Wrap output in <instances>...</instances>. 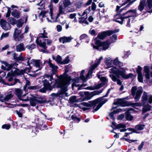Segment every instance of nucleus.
Returning <instances> with one entry per match:
<instances>
[{
    "label": "nucleus",
    "mask_w": 152,
    "mask_h": 152,
    "mask_svg": "<svg viewBox=\"0 0 152 152\" xmlns=\"http://www.w3.org/2000/svg\"><path fill=\"white\" fill-rule=\"evenodd\" d=\"M66 7V0H64L63 1H61L59 4V13L56 16H55L53 14V7L51 5L49 6L50 12L49 13L50 14L51 20H49L48 18L46 16L48 13L45 11H42L40 13L39 16L42 18L41 19L42 21L44 18L45 20L46 18L48 22L53 23L57 21L60 15L64 13L66 10L65 8Z\"/></svg>",
    "instance_id": "f257e3e1"
},
{
    "label": "nucleus",
    "mask_w": 152,
    "mask_h": 152,
    "mask_svg": "<svg viewBox=\"0 0 152 152\" xmlns=\"http://www.w3.org/2000/svg\"><path fill=\"white\" fill-rule=\"evenodd\" d=\"M55 85L56 87L60 90L56 94L52 93L51 95L53 99L58 97H62L66 96V75L65 74L58 76V79L56 80Z\"/></svg>",
    "instance_id": "f03ea898"
},
{
    "label": "nucleus",
    "mask_w": 152,
    "mask_h": 152,
    "mask_svg": "<svg viewBox=\"0 0 152 152\" xmlns=\"http://www.w3.org/2000/svg\"><path fill=\"white\" fill-rule=\"evenodd\" d=\"M138 15V14L137 13V9L130 10L121 15L120 18L119 19L120 20L116 19L113 20L121 24L126 23V27H130L131 23H133L135 18Z\"/></svg>",
    "instance_id": "7ed1b4c3"
},
{
    "label": "nucleus",
    "mask_w": 152,
    "mask_h": 152,
    "mask_svg": "<svg viewBox=\"0 0 152 152\" xmlns=\"http://www.w3.org/2000/svg\"><path fill=\"white\" fill-rule=\"evenodd\" d=\"M122 70L118 69L116 67H111L110 69V72L113 73V74H110V77L111 78L112 80L116 82L117 84L121 85L122 83L120 79L121 76L122 77L125 79H128L132 77L133 74L130 73L128 75L125 74V71L124 68L121 69Z\"/></svg>",
    "instance_id": "20e7f679"
},
{
    "label": "nucleus",
    "mask_w": 152,
    "mask_h": 152,
    "mask_svg": "<svg viewBox=\"0 0 152 152\" xmlns=\"http://www.w3.org/2000/svg\"><path fill=\"white\" fill-rule=\"evenodd\" d=\"M48 38V33L45 32V30L43 31V33H39L38 35L36 42L37 44L40 47L42 48V49L41 51L43 53L47 52L46 49L47 46L46 42L48 45H50L52 43V41L48 39H45V38Z\"/></svg>",
    "instance_id": "39448f33"
},
{
    "label": "nucleus",
    "mask_w": 152,
    "mask_h": 152,
    "mask_svg": "<svg viewBox=\"0 0 152 152\" xmlns=\"http://www.w3.org/2000/svg\"><path fill=\"white\" fill-rule=\"evenodd\" d=\"M107 99H103V97L96 99L92 101H90L88 103L83 102L81 103L80 106H82V105L85 107H91L92 105H96L98 103L100 102L99 104L97 105L96 107L94 109L95 111H97L107 101Z\"/></svg>",
    "instance_id": "423d86ee"
},
{
    "label": "nucleus",
    "mask_w": 152,
    "mask_h": 152,
    "mask_svg": "<svg viewBox=\"0 0 152 152\" xmlns=\"http://www.w3.org/2000/svg\"><path fill=\"white\" fill-rule=\"evenodd\" d=\"M94 41L95 45L94 44H92L91 46L94 49L99 51H101L102 50H105L108 48L110 46V44L108 41L101 42V41L98 40L97 38H95Z\"/></svg>",
    "instance_id": "0eeeda50"
},
{
    "label": "nucleus",
    "mask_w": 152,
    "mask_h": 152,
    "mask_svg": "<svg viewBox=\"0 0 152 152\" xmlns=\"http://www.w3.org/2000/svg\"><path fill=\"white\" fill-rule=\"evenodd\" d=\"M132 95L134 97L136 101H138L143 92V89L141 87L137 88L136 86L133 87L131 89Z\"/></svg>",
    "instance_id": "6e6552de"
},
{
    "label": "nucleus",
    "mask_w": 152,
    "mask_h": 152,
    "mask_svg": "<svg viewBox=\"0 0 152 152\" xmlns=\"http://www.w3.org/2000/svg\"><path fill=\"white\" fill-rule=\"evenodd\" d=\"M119 30H108L105 31H103L99 34L97 36V38L102 39L107 36H110L111 35L116 32H118Z\"/></svg>",
    "instance_id": "1a4fd4ad"
},
{
    "label": "nucleus",
    "mask_w": 152,
    "mask_h": 152,
    "mask_svg": "<svg viewBox=\"0 0 152 152\" xmlns=\"http://www.w3.org/2000/svg\"><path fill=\"white\" fill-rule=\"evenodd\" d=\"M91 10L90 7H88V9H87L86 10H85L83 13L82 17L81 18H79L80 20L79 21V22L80 23L85 24H86L88 25V23L87 21L86 20L87 18V13L88 12L90 11Z\"/></svg>",
    "instance_id": "9d476101"
},
{
    "label": "nucleus",
    "mask_w": 152,
    "mask_h": 152,
    "mask_svg": "<svg viewBox=\"0 0 152 152\" xmlns=\"http://www.w3.org/2000/svg\"><path fill=\"white\" fill-rule=\"evenodd\" d=\"M102 90H96L89 93V92L86 91L85 93L86 95V98L87 100L91 99L95 95L99 94L102 93Z\"/></svg>",
    "instance_id": "9b49d317"
},
{
    "label": "nucleus",
    "mask_w": 152,
    "mask_h": 152,
    "mask_svg": "<svg viewBox=\"0 0 152 152\" xmlns=\"http://www.w3.org/2000/svg\"><path fill=\"white\" fill-rule=\"evenodd\" d=\"M97 77L100 79L101 83L97 84L96 86V89H99L104 86L107 83V80L106 77H102L100 75H97Z\"/></svg>",
    "instance_id": "f8f14e48"
},
{
    "label": "nucleus",
    "mask_w": 152,
    "mask_h": 152,
    "mask_svg": "<svg viewBox=\"0 0 152 152\" xmlns=\"http://www.w3.org/2000/svg\"><path fill=\"white\" fill-rule=\"evenodd\" d=\"M0 25L2 29L7 31L10 30L11 28L10 25L6 20L4 19H1L0 22Z\"/></svg>",
    "instance_id": "ddd939ff"
},
{
    "label": "nucleus",
    "mask_w": 152,
    "mask_h": 152,
    "mask_svg": "<svg viewBox=\"0 0 152 152\" xmlns=\"http://www.w3.org/2000/svg\"><path fill=\"white\" fill-rule=\"evenodd\" d=\"M46 62L48 64L49 67L51 68V74L53 75L55 74L57 72V70L58 68V66L52 64L51 63V60L50 58L48 61H45L44 64H45Z\"/></svg>",
    "instance_id": "4468645a"
},
{
    "label": "nucleus",
    "mask_w": 152,
    "mask_h": 152,
    "mask_svg": "<svg viewBox=\"0 0 152 152\" xmlns=\"http://www.w3.org/2000/svg\"><path fill=\"white\" fill-rule=\"evenodd\" d=\"M11 71L12 72L13 75L15 76H22L25 72L26 70L25 69L20 70L19 69H16L14 71Z\"/></svg>",
    "instance_id": "2eb2a0df"
},
{
    "label": "nucleus",
    "mask_w": 152,
    "mask_h": 152,
    "mask_svg": "<svg viewBox=\"0 0 152 152\" xmlns=\"http://www.w3.org/2000/svg\"><path fill=\"white\" fill-rule=\"evenodd\" d=\"M1 63L4 64L1 66V68L2 69L9 71L11 69L12 67L11 65L8 64L5 61H2L1 62Z\"/></svg>",
    "instance_id": "dca6fc26"
},
{
    "label": "nucleus",
    "mask_w": 152,
    "mask_h": 152,
    "mask_svg": "<svg viewBox=\"0 0 152 152\" xmlns=\"http://www.w3.org/2000/svg\"><path fill=\"white\" fill-rule=\"evenodd\" d=\"M13 96V95L12 94H9L6 95L5 97H1L0 99V101L7 104V102H8V100L12 98Z\"/></svg>",
    "instance_id": "f3484780"
},
{
    "label": "nucleus",
    "mask_w": 152,
    "mask_h": 152,
    "mask_svg": "<svg viewBox=\"0 0 152 152\" xmlns=\"http://www.w3.org/2000/svg\"><path fill=\"white\" fill-rule=\"evenodd\" d=\"M146 0H140V4L138 6V10L142 12L145 6H147Z\"/></svg>",
    "instance_id": "a211bd4d"
},
{
    "label": "nucleus",
    "mask_w": 152,
    "mask_h": 152,
    "mask_svg": "<svg viewBox=\"0 0 152 152\" xmlns=\"http://www.w3.org/2000/svg\"><path fill=\"white\" fill-rule=\"evenodd\" d=\"M30 103L32 106H35L36 104L41 103V101L37 99L36 97H31L30 99Z\"/></svg>",
    "instance_id": "6ab92c4d"
},
{
    "label": "nucleus",
    "mask_w": 152,
    "mask_h": 152,
    "mask_svg": "<svg viewBox=\"0 0 152 152\" xmlns=\"http://www.w3.org/2000/svg\"><path fill=\"white\" fill-rule=\"evenodd\" d=\"M52 58L53 59L56 60L58 63H60L61 64H66V58H65L64 61H61L62 59L61 57L59 55H58L56 58L53 55Z\"/></svg>",
    "instance_id": "aec40b11"
},
{
    "label": "nucleus",
    "mask_w": 152,
    "mask_h": 152,
    "mask_svg": "<svg viewBox=\"0 0 152 152\" xmlns=\"http://www.w3.org/2000/svg\"><path fill=\"white\" fill-rule=\"evenodd\" d=\"M52 81H48V79H45L43 81V83L44 86L46 87L47 88L50 90L51 91L52 89L51 84H52Z\"/></svg>",
    "instance_id": "412c9836"
},
{
    "label": "nucleus",
    "mask_w": 152,
    "mask_h": 152,
    "mask_svg": "<svg viewBox=\"0 0 152 152\" xmlns=\"http://www.w3.org/2000/svg\"><path fill=\"white\" fill-rule=\"evenodd\" d=\"M32 97L31 95L28 94H24L20 98V99L23 101H28Z\"/></svg>",
    "instance_id": "4be33fe9"
},
{
    "label": "nucleus",
    "mask_w": 152,
    "mask_h": 152,
    "mask_svg": "<svg viewBox=\"0 0 152 152\" xmlns=\"http://www.w3.org/2000/svg\"><path fill=\"white\" fill-rule=\"evenodd\" d=\"M16 49L17 51L20 52L25 50L24 44L23 43H20L17 45L16 47Z\"/></svg>",
    "instance_id": "5701e85b"
},
{
    "label": "nucleus",
    "mask_w": 152,
    "mask_h": 152,
    "mask_svg": "<svg viewBox=\"0 0 152 152\" xmlns=\"http://www.w3.org/2000/svg\"><path fill=\"white\" fill-rule=\"evenodd\" d=\"M73 83L72 84V88L73 90L74 89V87L75 86L77 87L78 88L79 87L80 85L77 84L80 82V80L78 78H76L72 80Z\"/></svg>",
    "instance_id": "b1692460"
},
{
    "label": "nucleus",
    "mask_w": 152,
    "mask_h": 152,
    "mask_svg": "<svg viewBox=\"0 0 152 152\" xmlns=\"http://www.w3.org/2000/svg\"><path fill=\"white\" fill-rule=\"evenodd\" d=\"M12 15L16 18H18L20 15V12L16 10H14L11 13Z\"/></svg>",
    "instance_id": "393cba45"
},
{
    "label": "nucleus",
    "mask_w": 152,
    "mask_h": 152,
    "mask_svg": "<svg viewBox=\"0 0 152 152\" xmlns=\"http://www.w3.org/2000/svg\"><path fill=\"white\" fill-rule=\"evenodd\" d=\"M14 76H15L13 75L12 72L10 71L7 73L6 78L7 81L11 82L13 80V77Z\"/></svg>",
    "instance_id": "a878e982"
},
{
    "label": "nucleus",
    "mask_w": 152,
    "mask_h": 152,
    "mask_svg": "<svg viewBox=\"0 0 152 152\" xmlns=\"http://www.w3.org/2000/svg\"><path fill=\"white\" fill-rule=\"evenodd\" d=\"M113 64H114L118 66L121 69V67L123 66V63L119 61L118 58H116L113 61Z\"/></svg>",
    "instance_id": "bb28decb"
},
{
    "label": "nucleus",
    "mask_w": 152,
    "mask_h": 152,
    "mask_svg": "<svg viewBox=\"0 0 152 152\" xmlns=\"http://www.w3.org/2000/svg\"><path fill=\"white\" fill-rule=\"evenodd\" d=\"M32 61L34 66L39 68V69H40L41 68V63L40 60H36L33 59Z\"/></svg>",
    "instance_id": "cd10ccee"
},
{
    "label": "nucleus",
    "mask_w": 152,
    "mask_h": 152,
    "mask_svg": "<svg viewBox=\"0 0 152 152\" xmlns=\"http://www.w3.org/2000/svg\"><path fill=\"white\" fill-rule=\"evenodd\" d=\"M148 99V96L147 93L145 92H143V95L142 97V102L143 104H145Z\"/></svg>",
    "instance_id": "c85d7f7f"
},
{
    "label": "nucleus",
    "mask_w": 152,
    "mask_h": 152,
    "mask_svg": "<svg viewBox=\"0 0 152 152\" xmlns=\"http://www.w3.org/2000/svg\"><path fill=\"white\" fill-rule=\"evenodd\" d=\"M16 60L17 61H24L26 60L27 61V62L25 64L26 65H29V59L28 58H27L26 59H25V58L23 57L20 54V56L18 57H17Z\"/></svg>",
    "instance_id": "c756f323"
},
{
    "label": "nucleus",
    "mask_w": 152,
    "mask_h": 152,
    "mask_svg": "<svg viewBox=\"0 0 152 152\" xmlns=\"http://www.w3.org/2000/svg\"><path fill=\"white\" fill-rule=\"evenodd\" d=\"M151 106L149 104H147L144 105L143 108L142 110V113H144L146 112L151 110Z\"/></svg>",
    "instance_id": "7c9ffc66"
},
{
    "label": "nucleus",
    "mask_w": 152,
    "mask_h": 152,
    "mask_svg": "<svg viewBox=\"0 0 152 152\" xmlns=\"http://www.w3.org/2000/svg\"><path fill=\"white\" fill-rule=\"evenodd\" d=\"M94 64L92 65L90 69L89 70L86 76V79H88L89 75L91 74L93 70L96 67Z\"/></svg>",
    "instance_id": "2f4dec72"
},
{
    "label": "nucleus",
    "mask_w": 152,
    "mask_h": 152,
    "mask_svg": "<svg viewBox=\"0 0 152 152\" xmlns=\"http://www.w3.org/2000/svg\"><path fill=\"white\" fill-rule=\"evenodd\" d=\"M112 124L113 126L116 127V129H120L121 128H124L126 127V125L122 124H120L116 125V123L114 121L113 122Z\"/></svg>",
    "instance_id": "473e14b6"
},
{
    "label": "nucleus",
    "mask_w": 152,
    "mask_h": 152,
    "mask_svg": "<svg viewBox=\"0 0 152 152\" xmlns=\"http://www.w3.org/2000/svg\"><path fill=\"white\" fill-rule=\"evenodd\" d=\"M21 33V31L20 30H18L17 28H15L13 34V39H16V37L19 36Z\"/></svg>",
    "instance_id": "72a5a7b5"
},
{
    "label": "nucleus",
    "mask_w": 152,
    "mask_h": 152,
    "mask_svg": "<svg viewBox=\"0 0 152 152\" xmlns=\"http://www.w3.org/2000/svg\"><path fill=\"white\" fill-rule=\"evenodd\" d=\"M145 126V125L141 124H138L135 126V129L136 131L138 130H143Z\"/></svg>",
    "instance_id": "f704fd0d"
},
{
    "label": "nucleus",
    "mask_w": 152,
    "mask_h": 152,
    "mask_svg": "<svg viewBox=\"0 0 152 152\" xmlns=\"http://www.w3.org/2000/svg\"><path fill=\"white\" fill-rule=\"evenodd\" d=\"M22 91L19 89H16L15 91V94L19 99L22 96L21 95L22 94Z\"/></svg>",
    "instance_id": "c9c22d12"
},
{
    "label": "nucleus",
    "mask_w": 152,
    "mask_h": 152,
    "mask_svg": "<svg viewBox=\"0 0 152 152\" xmlns=\"http://www.w3.org/2000/svg\"><path fill=\"white\" fill-rule=\"evenodd\" d=\"M125 117L126 119L129 121L132 120L133 118V117L129 112H126L125 113Z\"/></svg>",
    "instance_id": "e433bc0d"
},
{
    "label": "nucleus",
    "mask_w": 152,
    "mask_h": 152,
    "mask_svg": "<svg viewBox=\"0 0 152 152\" xmlns=\"http://www.w3.org/2000/svg\"><path fill=\"white\" fill-rule=\"evenodd\" d=\"M7 21L12 25H14L16 23V20L12 18H9L7 19Z\"/></svg>",
    "instance_id": "4c0bfd02"
},
{
    "label": "nucleus",
    "mask_w": 152,
    "mask_h": 152,
    "mask_svg": "<svg viewBox=\"0 0 152 152\" xmlns=\"http://www.w3.org/2000/svg\"><path fill=\"white\" fill-rule=\"evenodd\" d=\"M123 101L121 99H119L115 101L113 103L114 105H121L122 104Z\"/></svg>",
    "instance_id": "58836bf2"
},
{
    "label": "nucleus",
    "mask_w": 152,
    "mask_h": 152,
    "mask_svg": "<svg viewBox=\"0 0 152 152\" xmlns=\"http://www.w3.org/2000/svg\"><path fill=\"white\" fill-rule=\"evenodd\" d=\"M23 24V23L21 19H20L18 20L17 23V26L19 28L21 27Z\"/></svg>",
    "instance_id": "ea45409f"
},
{
    "label": "nucleus",
    "mask_w": 152,
    "mask_h": 152,
    "mask_svg": "<svg viewBox=\"0 0 152 152\" xmlns=\"http://www.w3.org/2000/svg\"><path fill=\"white\" fill-rule=\"evenodd\" d=\"M105 62L107 65L108 66H110L113 62L112 60H111V58L110 57H108L106 58Z\"/></svg>",
    "instance_id": "a19ab883"
},
{
    "label": "nucleus",
    "mask_w": 152,
    "mask_h": 152,
    "mask_svg": "<svg viewBox=\"0 0 152 152\" xmlns=\"http://www.w3.org/2000/svg\"><path fill=\"white\" fill-rule=\"evenodd\" d=\"M44 78L50 82L52 81V80H53L52 75H46L44 76Z\"/></svg>",
    "instance_id": "79ce46f5"
},
{
    "label": "nucleus",
    "mask_w": 152,
    "mask_h": 152,
    "mask_svg": "<svg viewBox=\"0 0 152 152\" xmlns=\"http://www.w3.org/2000/svg\"><path fill=\"white\" fill-rule=\"evenodd\" d=\"M146 2L147 6L149 9H151L152 7V0H147Z\"/></svg>",
    "instance_id": "37998d69"
},
{
    "label": "nucleus",
    "mask_w": 152,
    "mask_h": 152,
    "mask_svg": "<svg viewBox=\"0 0 152 152\" xmlns=\"http://www.w3.org/2000/svg\"><path fill=\"white\" fill-rule=\"evenodd\" d=\"M69 101L71 102L74 103L77 102V97L76 96H71L69 99Z\"/></svg>",
    "instance_id": "c03bdc74"
},
{
    "label": "nucleus",
    "mask_w": 152,
    "mask_h": 152,
    "mask_svg": "<svg viewBox=\"0 0 152 152\" xmlns=\"http://www.w3.org/2000/svg\"><path fill=\"white\" fill-rule=\"evenodd\" d=\"M84 72L85 70H82L80 73V79L83 81L85 80L86 79V77H85L84 75H83Z\"/></svg>",
    "instance_id": "a18cd8bd"
},
{
    "label": "nucleus",
    "mask_w": 152,
    "mask_h": 152,
    "mask_svg": "<svg viewBox=\"0 0 152 152\" xmlns=\"http://www.w3.org/2000/svg\"><path fill=\"white\" fill-rule=\"evenodd\" d=\"M9 32H6L5 33H3L1 37V40L3 38H6L8 37L9 36Z\"/></svg>",
    "instance_id": "49530a36"
},
{
    "label": "nucleus",
    "mask_w": 152,
    "mask_h": 152,
    "mask_svg": "<svg viewBox=\"0 0 152 152\" xmlns=\"http://www.w3.org/2000/svg\"><path fill=\"white\" fill-rule=\"evenodd\" d=\"M36 45L34 44H29L27 45L26 48L30 50H31L35 48Z\"/></svg>",
    "instance_id": "de8ad7c7"
},
{
    "label": "nucleus",
    "mask_w": 152,
    "mask_h": 152,
    "mask_svg": "<svg viewBox=\"0 0 152 152\" xmlns=\"http://www.w3.org/2000/svg\"><path fill=\"white\" fill-rule=\"evenodd\" d=\"M23 38V34L20 35L19 36H18L16 37V39H14V40L16 41H21Z\"/></svg>",
    "instance_id": "09e8293b"
},
{
    "label": "nucleus",
    "mask_w": 152,
    "mask_h": 152,
    "mask_svg": "<svg viewBox=\"0 0 152 152\" xmlns=\"http://www.w3.org/2000/svg\"><path fill=\"white\" fill-rule=\"evenodd\" d=\"M40 88V86H28L27 87V88L30 90H36Z\"/></svg>",
    "instance_id": "8fccbe9b"
},
{
    "label": "nucleus",
    "mask_w": 152,
    "mask_h": 152,
    "mask_svg": "<svg viewBox=\"0 0 152 152\" xmlns=\"http://www.w3.org/2000/svg\"><path fill=\"white\" fill-rule=\"evenodd\" d=\"M59 42L64 44L66 42V37H61L59 39Z\"/></svg>",
    "instance_id": "3c124183"
},
{
    "label": "nucleus",
    "mask_w": 152,
    "mask_h": 152,
    "mask_svg": "<svg viewBox=\"0 0 152 152\" xmlns=\"http://www.w3.org/2000/svg\"><path fill=\"white\" fill-rule=\"evenodd\" d=\"M71 118L73 121L76 122L78 123L80 121V119L79 118H77L74 115H72Z\"/></svg>",
    "instance_id": "603ef678"
},
{
    "label": "nucleus",
    "mask_w": 152,
    "mask_h": 152,
    "mask_svg": "<svg viewBox=\"0 0 152 152\" xmlns=\"http://www.w3.org/2000/svg\"><path fill=\"white\" fill-rule=\"evenodd\" d=\"M117 113V111L114 110L113 112H111L110 113V117L111 119L113 120H114L115 119V118L114 117V115Z\"/></svg>",
    "instance_id": "864d4df0"
},
{
    "label": "nucleus",
    "mask_w": 152,
    "mask_h": 152,
    "mask_svg": "<svg viewBox=\"0 0 152 152\" xmlns=\"http://www.w3.org/2000/svg\"><path fill=\"white\" fill-rule=\"evenodd\" d=\"M18 82H19V80L18 79H15L14 80V83H5V84L9 86H13L16 84V83H17Z\"/></svg>",
    "instance_id": "5fc2aeb1"
},
{
    "label": "nucleus",
    "mask_w": 152,
    "mask_h": 152,
    "mask_svg": "<svg viewBox=\"0 0 152 152\" xmlns=\"http://www.w3.org/2000/svg\"><path fill=\"white\" fill-rule=\"evenodd\" d=\"M138 79L140 82L141 83L143 82V78L142 74H138Z\"/></svg>",
    "instance_id": "6e6d98bb"
},
{
    "label": "nucleus",
    "mask_w": 152,
    "mask_h": 152,
    "mask_svg": "<svg viewBox=\"0 0 152 152\" xmlns=\"http://www.w3.org/2000/svg\"><path fill=\"white\" fill-rule=\"evenodd\" d=\"M59 21L60 23L62 25H64L66 22L65 18H64L62 16H61L60 18Z\"/></svg>",
    "instance_id": "4d7b16f0"
},
{
    "label": "nucleus",
    "mask_w": 152,
    "mask_h": 152,
    "mask_svg": "<svg viewBox=\"0 0 152 152\" xmlns=\"http://www.w3.org/2000/svg\"><path fill=\"white\" fill-rule=\"evenodd\" d=\"M10 127V125L9 124H4L2 126L3 129H9Z\"/></svg>",
    "instance_id": "13d9d810"
},
{
    "label": "nucleus",
    "mask_w": 152,
    "mask_h": 152,
    "mask_svg": "<svg viewBox=\"0 0 152 152\" xmlns=\"http://www.w3.org/2000/svg\"><path fill=\"white\" fill-rule=\"evenodd\" d=\"M142 69V67L140 66H138L137 68L136 69V71L138 74H141V71Z\"/></svg>",
    "instance_id": "bf43d9fd"
},
{
    "label": "nucleus",
    "mask_w": 152,
    "mask_h": 152,
    "mask_svg": "<svg viewBox=\"0 0 152 152\" xmlns=\"http://www.w3.org/2000/svg\"><path fill=\"white\" fill-rule=\"evenodd\" d=\"M88 38V37L86 34H83L80 36V40H81L84 39H87Z\"/></svg>",
    "instance_id": "052dcab7"
},
{
    "label": "nucleus",
    "mask_w": 152,
    "mask_h": 152,
    "mask_svg": "<svg viewBox=\"0 0 152 152\" xmlns=\"http://www.w3.org/2000/svg\"><path fill=\"white\" fill-rule=\"evenodd\" d=\"M144 71L145 73L149 72L150 70L148 67V66H145L144 67Z\"/></svg>",
    "instance_id": "680f3d73"
},
{
    "label": "nucleus",
    "mask_w": 152,
    "mask_h": 152,
    "mask_svg": "<svg viewBox=\"0 0 152 152\" xmlns=\"http://www.w3.org/2000/svg\"><path fill=\"white\" fill-rule=\"evenodd\" d=\"M87 85L86 84H84L83 83L81 85H80L79 87L77 88V89L78 90H80L82 89H83V87H85Z\"/></svg>",
    "instance_id": "e2e57ef3"
},
{
    "label": "nucleus",
    "mask_w": 152,
    "mask_h": 152,
    "mask_svg": "<svg viewBox=\"0 0 152 152\" xmlns=\"http://www.w3.org/2000/svg\"><path fill=\"white\" fill-rule=\"evenodd\" d=\"M57 31L58 32H60L62 30V28L61 26L60 25H58L56 26Z\"/></svg>",
    "instance_id": "0e129e2a"
},
{
    "label": "nucleus",
    "mask_w": 152,
    "mask_h": 152,
    "mask_svg": "<svg viewBox=\"0 0 152 152\" xmlns=\"http://www.w3.org/2000/svg\"><path fill=\"white\" fill-rule=\"evenodd\" d=\"M75 10V9L73 7H68L67 8V11L69 12H74Z\"/></svg>",
    "instance_id": "69168bd1"
},
{
    "label": "nucleus",
    "mask_w": 152,
    "mask_h": 152,
    "mask_svg": "<svg viewBox=\"0 0 152 152\" xmlns=\"http://www.w3.org/2000/svg\"><path fill=\"white\" fill-rule=\"evenodd\" d=\"M124 117V114H121L119 115L118 117V119L119 120H122Z\"/></svg>",
    "instance_id": "338daca9"
},
{
    "label": "nucleus",
    "mask_w": 152,
    "mask_h": 152,
    "mask_svg": "<svg viewBox=\"0 0 152 152\" xmlns=\"http://www.w3.org/2000/svg\"><path fill=\"white\" fill-rule=\"evenodd\" d=\"M76 15V13L71 14L69 15V17L70 19H73L75 17Z\"/></svg>",
    "instance_id": "774afa93"
}]
</instances>
